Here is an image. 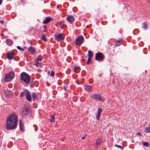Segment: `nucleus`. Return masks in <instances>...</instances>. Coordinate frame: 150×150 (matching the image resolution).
I'll return each instance as SVG.
<instances>
[{
	"mask_svg": "<svg viewBox=\"0 0 150 150\" xmlns=\"http://www.w3.org/2000/svg\"><path fill=\"white\" fill-rule=\"evenodd\" d=\"M104 58V55L101 52H98L96 55L95 59L96 60L103 61Z\"/></svg>",
	"mask_w": 150,
	"mask_h": 150,
	"instance_id": "39448f33",
	"label": "nucleus"
},
{
	"mask_svg": "<svg viewBox=\"0 0 150 150\" xmlns=\"http://www.w3.org/2000/svg\"><path fill=\"white\" fill-rule=\"evenodd\" d=\"M42 59V57L41 55H39L36 61H40Z\"/></svg>",
	"mask_w": 150,
	"mask_h": 150,
	"instance_id": "cd10ccee",
	"label": "nucleus"
},
{
	"mask_svg": "<svg viewBox=\"0 0 150 150\" xmlns=\"http://www.w3.org/2000/svg\"><path fill=\"white\" fill-rule=\"evenodd\" d=\"M32 96L33 101L35 100V98H37L36 94L35 93L33 92L32 94Z\"/></svg>",
	"mask_w": 150,
	"mask_h": 150,
	"instance_id": "b1692460",
	"label": "nucleus"
},
{
	"mask_svg": "<svg viewBox=\"0 0 150 150\" xmlns=\"http://www.w3.org/2000/svg\"><path fill=\"white\" fill-rule=\"evenodd\" d=\"M145 131L147 133L150 132V127L146 128L145 129Z\"/></svg>",
	"mask_w": 150,
	"mask_h": 150,
	"instance_id": "c85d7f7f",
	"label": "nucleus"
},
{
	"mask_svg": "<svg viewBox=\"0 0 150 150\" xmlns=\"http://www.w3.org/2000/svg\"><path fill=\"white\" fill-rule=\"evenodd\" d=\"M84 88L86 91L88 92L91 91L92 87L90 85H84Z\"/></svg>",
	"mask_w": 150,
	"mask_h": 150,
	"instance_id": "f8f14e48",
	"label": "nucleus"
},
{
	"mask_svg": "<svg viewBox=\"0 0 150 150\" xmlns=\"http://www.w3.org/2000/svg\"><path fill=\"white\" fill-rule=\"evenodd\" d=\"M148 2H149V3H150V0H148Z\"/></svg>",
	"mask_w": 150,
	"mask_h": 150,
	"instance_id": "79ce46f5",
	"label": "nucleus"
},
{
	"mask_svg": "<svg viewBox=\"0 0 150 150\" xmlns=\"http://www.w3.org/2000/svg\"><path fill=\"white\" fill-rule=\"evenodd\" d=\"M67 87L66 86H64V89L65 90V91H67Z\"/></svg>",
	"mask_w": 150,
	"mask_h": 150,
	"instance_id": "c9c22d12",
	"label": "nucleus"
},
{
	"mask_svg": "<svg viewBox=\"0 0 150 150\" xmlns=\"http://www.w3.org/2000/svg\"><path fill=\"white\" fill-rule=\"evenodd\" d=\"M1 134V132L0 131V134Z\"/></svg>",
	"mask_w": 150,
	"mask_h": 150,
	"instance_id": "37998d69",
	"label": "nucleus"
},
{
	"mask_svg": "<svg viewBox=\"0 0 150 150\" xmlns=\"http://www.w3.org/2000/svg\"><path fill=\"white\" fill-rule=\"evenodd\" d=\"M24 95V93L23 92H21L20 95V96L21 97H23Z\"/></svg>",
	"mask_w": 150,
	"mask_h": 150,
	"instance_id": "f704fd0d",
	"label": "nucleus"
},
{
	"mask_svg": "<svg viewBox=\"0 0 150 150\" xmlns=\"http://www.w3.org/2000/svg\"><path fill=\"white\" fill-rule=\"evenodd\" d=\"M2 2V0H0V5L1 4Z\"/></svg>",
	"mask_w": 150,
	"mask_h": 150,
	"instance_id": "ea45409f",
	"label": "nucleus"
},
{
	"mask_svg": "<svg viewBox=\"0 0 150 150\" xmlns=\"http://www.w3.org/2000/svg\"><path fill=\"white\" fill-rule=\"evenodd\" d=\"M143 28L145 29L148 28L147 24L146 22H144L143 23Z\"/></svg>",
	"mask_w": 150,
	"mask_h": 150,
	"instance_id": "5701e85b",
	"label": "nucleus"
},
{
	"mask_svg": "<svg viewBox=\"0 0 150 150\" xmlns=\"http://www.w3.org/2000/svg\"><path fill=\"white\" fill-rule=\"evenodd\" d=\"M28 50L32 54H34L35 52V49L32 47H30L28 49Z\"/></svg>",
	"mask_w": 150,
	"mask_h": 150,
	"instance_id": "4468645a",
	"label": "nucleus"
},
{
	"mask_svg": "<svg viewBox=\"0 0 150 150\" xmlns=\"http://www.w3.org/2000/svg\"><path fill=\"white\" fill-rule=\"evenodd\" d=\"M3 33H1V34L0 35H1L2 36L3 35Z\"/></svg>",
	"mask_w": 150,
	"mask_h": 150,
	"instance_id": "a19ab883",
	"label": "nucleus"
},
{
	"mask_svg": "<svg viewBox=\"0 0 150 150\" xmlns=\"http://www.w3.org/2000/svg\"><path fill=\"white\" fill-rule=\"evenodd\" d=\"M84 39V38L83 36H79L76 38L75 43L77 45H80L83 42Z\"/></svg>",
	"mask_w": 150,
	"mask_h": 150,
	"instance_id": "20e7f679",
	"label": "nucleus"
},
{
	"mask_svg": "<svg viewBox=\"0 0 150 150\" xmlns=\"http://www.w3.org/2000/svg\"><path fill=\"white\" fill-rule=\"evenodd\" d=\"M18 117L14 113L8 116L6 120V129L8 130L15 129L17 126Z\"/></svg>",
	"mask_w": 150,
	"mask_h": 150,
	"instance_id": "f257e3e1",
	"label": "nucleus"
},
{
	"mask_svg": "<svg viewBox=\"0 0 150 150\" xmlns=\"http://www.w3.org/2000/svg\"><path fill=\"white\" fill-rule=\"evenodd\" d=\"M86 135H85V136H84V137H81V139H83L84 138H85V137H86Z\"/></svg>",
	"mask_w": 150,
	"mask_h": 150,
	"instance_id": "58836bf2",
	"label": "nucleus"
},
{
	"mask_svg": "<svg viewBox=\"0 0 150 150\" xmlns=\"http://www.w3.org/2000/svg\"><path fill=\"white\" fill-rule=\"evenodd\" d=\"M102 143V141L101 139H98L97 141L96 142V144L97 145H99L100 144Z\"/></svg>",
	"mask_w": 150,
	"mask_h": 150,
	"instance_id": "393cba45",
	"label": "nucleus"
},
{
	"mask_svg": "<svg viewBox=\"0 0 150 150\" xmlns=\"http://www.w3.org/2000/svg\"><path fill=\"white\" fill-rule=\"evenodd\" d=\"M123 39L120 38L119 40H117L115 43V45L116 46H120L122 43Z\"/></svg>",
	"mask_w": 150,
	"mask_h": 150,
	"instance_id": "f3484780",
	"label": "nucleus"
},
{
	"mask_svg": "<svg viewBox=\"0 0 150 150\" xmlns=\"http://www.w3.org/2000/svg\"><path fill=\"white\" fill-rule=\"evenodd\" d=\"M52 19V18L50 17H46L45 19L43 22V23L44 24L50 22Z\"/></svg>",
	"mask_w": 150,
	"mask_h": 150,
	"instance_id": "dca6fc26",
	"label": "nucleus"
},
{
	"mask_svg": "<svg viewBox=\"0 0 150 150\" xmlns=\"http://www.w3.org/2000/svg\"><path fill=\"white\" fill-rule=\"evenodd\" d=\"M0 22L2 24H3L4 23V21H1Z\"/></svg>",
	"mask_w": 150,
	"mask_h": 150,
	"instance_id": "4c0bfd02",
	"label": "nucleus"
},
{
	"mask_svg": "<svg viewBox=\"0 0 150 150\" xmlns=\"http://www.w3.org/2000/svg\"><path fill=\"white\" fill-rule=\"evenodd\" d=\"M80 71V67H76L74 68V71L76 73H78Z\"/></svg>",
	"mask_w": 150,
	"mask_h": 150,
	"instance_id": "aec40b11",
	"label": "nucleus"
},
{
	"mask_svg": "<svg viewBox=\"0 0 150 150\" xmlns=\"http://www.w3.org/2000/svg\"><path fill=\"white\" fill-rule=\"evenodd\" d=\"M54 37L57 41L63 40L64 38V37L62 34H56L54 35Z\"/></svg>",
	"mask_w": 150,
	"mask_h": 150,
	"instance_id": "423d86ee",
	"label": "nucleus"
},
{
	"mask_svg": "<svg viewBox=\"0 0 150 150\" xmlns=\"http://www.w3.org/2000/svg\"><path fill=\"white\" fill-rule=\"evenodd\" d=\"M7 55L8 59L11 60L13 58L14 54L12 52H7Z\"/></svg>",
	"mask_w": 150,
	"mask_h": 150,
	"instance_id": "ddd939ff",
	"label": "nucleus"
},
{
	"mask_svg": "<svg viewBox=\"0 0 150 150\" xmlns=\"http://www.w3.org/2000/svg\"><path fill=\"white\" fill-rule=\"evenodd\" d=\"M66 19L67 21L70 23L73 22L74 20V16L71 15L68 16Z\"/></svg>",
	"mask_w": 150,
	"mask_h": 150,
	"instance_id": "9d476101",
	"label": "nucleus"
},
{
	"mask_svg": "<svg viewBox=\"0 0 150 150\" xmlns=\"http://www.w3.org/2000/svg\"><path fill=\"white\" fill-rule=\"evenodd\" d=\"M93 54L92 52L90 50L88 51V58L91 59L93 56Z\"/></svg>",
	"mask_w": 150,
	"mask_h": 150,
	"instance_id": "412c9836",
	"label": "nucleus"
},
{
	"mask_svg": "<svg viewBox=\"0 0 150 150\" xmlns=\"http://www.w3.org/2000/svg\"><path fill=\"white\" fill-rule=\"evenodd\" d=\"M137 135H141V134L139 132H138L137 133Z\"/></svg>",
	"mask_w": 150,
	"mask_h": 150,
	"instance_id": "e433bc0d",
	"label": "nucleus"
},
{
	"mask_svg": "<svg viewBox=\"0 0 150 150\" xmlns=\"http://www.w3.org/2000/svg\"><path fill=\"white\" fill-rule=\"evenodd\" d=\"M19 122L20 129L21 131H23L24 130L23 124L22 123V121L21 120H19Z\"/></svg>",
	"mask_w": 150,
	"mask_h": 150,
	"instance_id": "2eb2a0df",
	"label": "nucleus"
},
{
	"mask_svg": "<svg viewBox=\"0 0 150 150\" xmlns=\"http://www.w3.org/2000/svg\"><path fill=\"white\" fill-rule=\"evenodd\" d=\"M15 77V74L13 71H11L8 74H6L4 79L5 82H9L13 79Z\"/></svg>",
	"mask_w": 150,
	"mask_h": 150,
	"instance_id": "7ed1b4c3",
	"label": "nucleus"
},
{
	"mask_svg": "<svg viewBox=\"0 0 150 150\" xmlns=\"http://www.w3.org/2000/svg\"><path fill=\"white\" fill-rule=\"evenodd\" d=\"M46 36L45 35H43L41 38V39L42 40H43L44 41H46V39H45Z\"/></svg>",
	"mask_w": 150,
	"mask_h": 150,
	"instance_id": "2f4dec72",
	"label": "nucleus"
},
{
	"mask_svg": "<svg viewBox=\"0 0 150 150\" xmlns=\"http://www.w3.org/2000/svg\"><path fill=\"white\" fill-rule=\"evenodd\" d=\"M48 74L50 76H52V77H53L54 75V71H52L51 72L50 74V72L49 71V72L48 73Z\"/></svg>",
	"mask_w": 150,
	"mask_h": 150,
	"instance_id": "bb28decb",
	"label": "nucleus"
},
{
	"mask_svg": "<svg viewBox=\"0 0 150 150\" xmlns=\"http://www.w3.org/2000/svg\"><path fill=\"white\" fill-rule=\"evenodd\" d=\"M91 61V58L89 59V58H88V59L87 62V64H89L90 63V62Z\"/></svg>",
	"mask_w": 150,
	"mask_h": 150,
	"instance_id": "72a5a7b5",
	"label": "nucleus"
},
{
	"mask_svg": "<svg viewBox=\"0 0 150 150\" xmlns=\"http://www.w3.org/2000/svg\"><path fill=\"white\" fill-rule=\"evenodd\" d=\"M29 108L28 106H25L22 109V115L24 116L28 115L29 112Z\"/></svg>",
	"mask_w": 150,
	"mask_h": 150,
	"instance_id": "0eeeda50",
	"label": "nucleus"
},
{
	"mask_svg": "<svg viewBox=\"0 0 150 150\" xmlns=\"http://www.w3.org/2000/svg\"><path fill=\"white\" fill-rule=\"evenodd\" d=\"M5 93L7 96H10L12 95V92L10 91H5Z\"/></svg>",
	"mask_w": 150,
	"mask_h": 150,
	"instance_id": "6ab92c4d",
	"label": "nucleus"
},
{
	"mask_svg": "<svg viewBox=\"0 0 150 150\" xmlns=\"http://www.w3.org/2000/svg\"><path fill=\"white\" fill-rule=\"evenodd\" d=\"M102 111V109L100 108H99L97 110V115L96 116V119L98 120H99L100 117V114Z\"/></svg>",
	"mask_w": 150,
	"mask_h": 150,
	"instance_id": "9b49d317",
	"label": "nucleus"
},
{
	"mask_svg": "<svg viewBox=\"0 0 150 150\" xmlns=\"http://www.w3.org/2000/svg\"><path fill=\"white\" fill-rule=\"evenodd\" d=\"M143 145L144 146H149V143L147 142H143Z\"/></svg>",
	"mask_w": 150,
	"mask_h": 150,
	"instance_id": "c756f323",
	"label": "nucleus"
},
{
	"mask_svg": "<svg viewBox=\"0 0 150 150\" xmlns=\"http://www.w3.org/2000/svg\"><path fill=\"white\" fill-rule=\"evenodd\" d=\"M6 43L8 46H11L13 43L12 41L9 39H7L6 40Z\"/></svg>",
	"mask_w": 150,
	"mask_h": 150,
	"instance_id": "a211bd4d",
	"label": "nucleus"
},
{
	"mask_svg": "<svg viewBox=\"0 0 150 150\" xmlns=\"http://www.w3.org/2000/svg\"><path fill=\"white\" fill-rule=\"evenodd\" d=\"M38 61H35L34 64V65H35L37 67H42V64L38 62Z\"/></svg>",
	"mask_w": 150,
	"mask_h": 150,
	"instance_id": "4be33fe9",
	"label": "nucleus"
},
{
	"mask_svg": "<svg viewBox=\"0 0 150 150\" xmlns=\"http://www.w3.org/2000/svg\"><path fill=\"white\" fill-rule=\"evenodd\" d=\"M50 121L51 122H54V116L51 115V119H50Z\"/></svg>",
	"mask_w": 150,
	"mask_h": 150,
	"instance_id": "a878e982",
	"label": "nucleus"
},
{
	"mask_svg": "<svg viewBox=\"0 0 150 150\" xmlns=\"http://www.w3.org/2000/svg\"><path fill=\"white\" fill-rule=\"evenodd\" d=\"M25 92L26 94V97L27 100L29 102H30L31 100V96L30 94L29 91L27 90H25Z\"/></svg>",
	"mask_w": 150,
	"mask_h": 150,
	"instance_id": "1a4fd4ad",
	"label": "nucleus"
},
{
	"mask_svg": "<svg viewBox=\"0 0 150 150\" xmlns=\"http://www.w3.org/2000/svg\"><path fill=\"white\" fill-rule=\"evenodd\" d=\"M115 146L118 148H120V149H123L124 148V147H122V146H120V145H117V144H115Z\"/></svg>",
	"mask_w": 150,
	"mask_h": 150,
	"instance_id": "7c9ffc66",
	"label": "nucleus"
},
{
	"mask_svg": "<svg viewBox=\"0 0 150 150\" xmlns=\"http://www.w3.org/2000/svg\"><path fill=\"white\" fill-rule=\"evenodd\" d=\"M22 80L26 84H28L30 82V76L25 72H23L21 74Z\"/></svg>",
	"mask_w": 150,
	"mask_h": 150,
	"instance_id": "f03ea898",
	"label": "nucleus"
},
{
	"mask_svg": "<svg viewBox=\"0 0 150 150\" xmlns=\"http://www.w3.org/2000/svg\"><path fill=\"white\" fill-rule=\"evenodd\" d=\"M92 98L93 99H95L99 101H102L104 102V100L102 99V98L99 94H95L92 96Z\"/></svg>",
	"mask_w": 150,
	"mask_h": 150,
	"instance_id": "6e6552de",
	"label": "nucleus"
},
{
	"mask_svg": "<svg viewBox=\"0 0 150 150\" xmlns=\"http://www.w3.org/2000/svg\"><path fill=\"white\" fill-rule=\"evenodd\" d=\"M17 48L19 50H22V51H24V49H22V48H21L20 46H17Z\"/></svg>",
	"mask_w": 150,
	"mask_h": 150,
	"instance_id": "473e14b6",
	"label": "nucleus"
}]
</instances>
